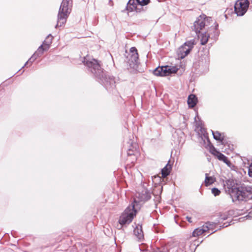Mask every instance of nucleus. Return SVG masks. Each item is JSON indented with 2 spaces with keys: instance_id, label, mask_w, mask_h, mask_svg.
<instances>
[{
  "instance_id": "14",
  "label": "nucleus",
  "mask_w": 252,
  "mask_h": 252,
  "mask_svg": "<svg viewBox=\"0 0 252 252\" xmlns=\"http://www.w3.org/2000/svg\"><path fill=\"white\" fill-rule=\"evenodd\" d=\"M212 135L214 138L221 143V144L224 146H226L227 144V142L225 139V136L223 133H221L219 131H213L212 130Z\"/></svg>"
},
{
  "instance_id": "11",
  "label": "nucleus",
  "mask_w": 252,
  "mask_h": 252,
  "mask_svg": "<svg viewBox=\"0 0 252 252\" xmlns=\"http://www.w3.org/2000/svg\"><path fill=\"white\" fill-rule=\"evenodd\" d=\"M127 154L128 156H135L138 154L139 152L137 150V144L133 142L131 139L127 143Z\"/></svg>"
},
{
  "instance_id": "19",
  "label": "nucleus",
  "mask_w": 252,
  "mask_h": 252,
  "mask_svg": "<svg viewBox=\"0 0 252 252\" xmlns=\"http://www.w3.org/2000/svg\"><path fill=\"white\" fill-rule=\"evenodd\" d=\"M153 74L157 76H166L164 66H158L153 70Z\"/></svg>"
},
{
  "instance_id": "1",
  "label": "nucleus",
  "mask_w": 252,
  "mask_h": 252,
  "mask_svg": "<svg viewBox=\"0 0 252 252\" xmlns=\"http://www.w3.org/2000/svg\"><path fill=\"white\" fill-rule=\"evenodd\" d=\"M83 63L87 66L88 71L90 72L95 79L108 91L111 92L115 88V78L113 76L104 73L97 60L92 59L89 61L85 58Z\"/></svg>"
},
{
  "instance_id": "26",
  "label": "nucleus",
  "mask_w": 252,
  "mask_h": 252,
  "mask_svg": "<svg viewBox=\"0 0 252 252\" xmlns=\"http://www.w3.org/2000/svg\"><path fill=\"white\" fill-rule=\"evenodd\" d=\"M210 152L212 153V154L217 157V158H218L220 154H221V153L218 151L217 149L215 148L213 146H212V147L210 148Z\"/></svg>"
},
{
  "instance_id": "38",
  "label": "nucleus",
  "mask_w": 252,
  "mask_h": 252,
  "mask_svg": "<svg viewBox=\"0 0 252 252\" xmlns=\"http://www.w3.org/2000/svg\"><path fill=\"white\" fill-rule=\"evenodd\" d=\"M186 219L189 222H192V220H191V218L190 217H189V216H187L186 217Z\"/></svg>"
},
{
  "instance_id": "28",
  "label": "nucleus",
  "mask_w": 252,
  "mask_h": 252,
  "mask_svg": "<svg viewBox=\"0 0 252 252\" xmlns=\"http://www.w3.org/2000/svg\"><path fill=\"white\" fill-rule=\"evenodd\" d=\"M230 223H228L226 225H225V226H224V225H220V228L216 230H214V231H213L212 233H211L209 235H208V236H210V235H211L212 234L215 233V232H216L218 230H220L221 229V228H225V227H227L228 226L230 225Z\"/></svg>"
},
{
  "instance_id": "20",
  "label": "nucleus",
  "mask_w": 252,
  "mask_h": 252,
  "mask_svg": "<svg viewBox=\"0 0 252 252\" xmlns=\"http://www.w3.org/2000/svg\"><path fill=\"white\" fill-rule=\"evenodd\" d=\"M218 159L220 160L223 161L225 163L228 167L232 168L234 166L232 164L231 161L228 159V158L226 157L224 154H220Z\"/></svg>"
},
{
  "instance_id": "13",
  "label": "nucleus",
  "mask_w": 252,
  "mask_h": 252,
  "mask_svg": "<svg viewBox=\"0 0 252 252\" xmlns=\"http://www.w3.org/2000/svg\"><path fill=\"white\" fill-rule=\"evenodd\" d=\"M250 199H252V187L247 186L244 189V193L239 203H241L242 202H246Z\"/></svg>"
},
{
  "instance_id": "33",
  "label": "nucleus",
  "mask_w": 252,
  "mask_h": 252,
  "mask_svg": "<svg viewBox=\"0 0 252 252\" xmlns=\"http://www.w3.org/2000/svg\"><path fill=\"white\" fill-rule=\"evenodd\" d=\"M45 47L44 46V45L42 44V45H41L38 48V49H39L41 51H47L48 50H45Z\"/></svg>"
},
{
  "instance_id": "17",
  "label": "nucleus",
  "mask_w": 252,
  "mask_h": 252,
  "mask_svg": "<svg viewBox=\"0 0 252 252\" xmlns=\"http://www.w3.org/2000/svg\"><path fill=\"white\" fill-rule=\"evenodd\" d=\"M134 235L139 241H141L144 238V234L142 231V226L138 225L134 229Z\"/></svg>"
},
{
  "instance_id": "5",
  "label": "nucleus",
  "mask_w": 252,
  "mask_h": 252,
  "mask_svg": "<svg viewBox=\"0 0 252 252\" xmlns=\"http://www.w3.org/2000/svg\"><path fill=\"white\" fill-rule=\"evenodd\" d=\"M210 58L208 55H201L193 64L195 69L200 73L206 72L209 69Z\"/></svg>"
},
{
  "instance_id": "8",
  "label": "nucleus",
  "mask_w": 252,
  "mask_h": 252,
  "mask_svg": "<svg viewBox=\"0 0 252 252\" xmlns=\"http://www.w3.org/2000/svg\"><path fill=\"white\" fill-rule=\"evenodd\" d=\"M249 6L248 0H238L234 5V12L238 16H243Z\"/></svg>"
},
{
  "instance_id": "25",
  "label": "nucleus",
  "mask_w": 252,
  "mask_h": 252,
  "mask_svg": "<svg viewBox=\"0 0 252 252\" xmlns=\"http://www.w3.org/2000/svg\"><path fill=\"white\" fill-rule=\"evenodd\" d=\"M205 232V230L202 229L201 227H198L194 230L192 232V236L194 237L198 236Z\"/></svg>"
},
{
  "instance_id": "32",
  "label": "nucleus",
  "mask_w": 252,
  "mask_h": 252,
  "mask_svg": "<svg viewBox=\"0 0 252 252\" xmlns=\"http://www.w3.org/2000/svg\"><path fill=\"white\" fill-rule=\"evenodd\" d=\"M172 252H184L182 249L179 248H175L172 250Z\"/></svg>"
},
{
  "instance_id": "31",
  "label": "nucleus",
  "mask_w": 252,
  "mask_h": 252,
  "mask_svg": "<svg viewBox=\"0 0 252 252\" xmlns=\"http://www.w3.org/2000/svg\"><path fill=\"white\" fill-rule=\"evenodd\" d=\"M248 174L250 177H252V163L250 164L249 170H248Z\"/></svg>"
},
{
  "instance_id": "30",
  "label": "nucleus",
  "mask_w": 252,
  "mask_h": 252,
  "mask_svg": "<svg viewBox=\"0 0 252 252\" xmlns=\"http://www.w3.org/2000/svg\"><path fill=\"white\" fill-rule=\"evenodd\" d=\"M202 229H204L205 230V232L209 230V228L208 227V223H206L205 225H203L202 227H201Z\"/></svg>"
},
{
  "instance_id": "3",
  "label": "nucleus",
  "mask_w": 252,
  "mask_h": 252,
  "mask_svg": "<svg viewBox=\"0 0 252 252\" xmlns=\"http://www.w3.org/2000/svg\"><path fill=\"white\" fill-rule=\"evenodd\" d=\"M72 0H63L60 5L58 14L57 23L56 28L63 26L71 12L72 7Z\"/></svg>"
},
{
  "instance_id": "9",
  "label": "nucleus",
  "mask_w": 252,
  "mask_h": 252,
  "mask_svg": "<svg viewBox=\"0 0 252 252\" xmlns=\"http://www.w3.org/2000/svg\"><path fill=\"white\" fill-rule=\"evenodd\" d=\"M195 44V41L194 39L186 41L184 44L179 48V51L181 54V58L183 59L188 56Z\"/></svg>"
},
{
  "instance_id": "39",
  "label": "nucleus",
  "mask_w": 252,
  "mask_h": 252,
  "mask_svg": "<svg viewBox=\"0 0 252 252\" xmlns=\"http://www.w3.org/2000/svg\"><path fill=\"white\" fill-rule=\"evenodd\" d=\"M249 2V5H250V9H252V0H248Z\"/></svg>"
},
{
  "instance_id": "7",
  "label": "nucleus",
  "mask_w": 252,
  "mask_h": 252,
  "mask_svg": "<svg viewBox=\"0 0 252 252\" xmlns=\"http://www.w3.org/2000/svg\"><path fill=\"white\" fill-rule=\"evenodd\" d=\"M212 21V17H207L205 14L200 15L194 22L193 25L191 27V29L194 31L196 34L200 32V31L207 26L206 23Z\"/></svg>"
},
{
  "instance_id": "29",
  "label": "nucleus",
  "mask_w": 252,
  "mask_h": 252,
  "mask_svg": "<svg viewBox=\"0 0 252 252\" xmlns=\"http://www.w3.org/2000/svg\"><path fill=\"white\" fill-rule=\"evenodd\" d=\"M35 61L34 58L32 59V56L29 59V60L25 63L23 66H22V68H23L24 66H25L27 64L29 63H32Z\"/></svg>"
},
{
  "instance_id": "27",
  "label": "nucleus",
  "mask_w": 252,
  "mask_h": 252,
  "mask_svg": "<svg viewBox=\"0 0 252 252\" xmlns=\"http://www.w3.org/2000/svg\"><path fill=\"white\" fill-rule=\"evenodd\" d=\"M212 193L216 196L220 195V191L218 188H214L212 189Z\"/></svg>"
},
{
  "instance_id": "12",
  "label": "nucleus",
  "mask_w": 252,
  "mask_h": 252,
  "mask_svg": "<svg viewBox=\"0 0 252 252\" xmlns=\"http://www.w3.org/2000/svg\"><path fill=\"white\" fill-rule=\"evenodd\" d=\"M151 193L149 190L144 186L142 188L141 191L138 193L137 197L141 201H147L151 198Z\"/></svg>"
},
{
  "instance_id": "40",
  "label": "nucleus",
  "mask_w": 252,
  "mask_h": 252,
  "mask_svg": "<svg viewBox=\"0 0 252 252\" xmlns=\"http://www.w3.org/2000/svg\"><path fill=\"white\" fill-rule=\"evenodd\" d=\"M228 223H230L229 222H225L223 224V225H224V226H225V225L228 224Z\"/></svg>"
},
{
  "instance_id": "34",
  "label": "nucleus",
  "mask_w": 252,
  "mask_h": 252,
  "mask_svg": "<svg viewBox=\"0 0 252 252\" xmlns=\"http://www.w3.org/2000/svg\"><path fill=\"white\" fill-rule=\"evenodd\" d=\"M40 56L38 55V54L35 52L32 56V59L34 58L35 60Z\"/></svg>"
},
{
  "instance_id": "41",
  "label": "nucleus",
  "mask_w": 252,
  "mask_h": 252,
  "mask_svg": "<svg viewBox=\"0 0 252 252\" xmlns=\"http://www.w3.org/2000/svg\"><path fill=\"white\" fill-rule=\"evenodd\" d=\"M157 197L158 198H159V197H160V196H157Z\"/></svg>"
},
{
  "instance_id": "22",
  "label": "nucleus",
  "mask_w": 252,
  "mask_h": 252,
  "mask_svg": "<svg viewBox=\"0 0 252 252\" xmlns=\"http://www.w3.org/2000/svg\"><path fill=\"white\" fill-rule=\"evenodd\" d=\"M53 37L51 34H49L46 38L45 40L43 42L44 46L45 47V50H48L50 48V45L52 42Z\"/></svg>"
},
{
  "instance_id": "16",
  "label": "nucleus",
  "mask_w": 252,
  "mask_h": 252,
  "mask_svg": "<svg viewBox=\"0 0 252 252\" xmlns=\"http://www.w3.org/2000/svg\"><path fill=\"white\" fill-rule=\"evenodd\" d=\"M198 102V99L195 94H189L188 98V104L189 108L194 107Z\"/></svg>"
},
{
  "instance_id": "36",
  "label": "nucleus",
  "mask_w": 252,
  "mask_h": 252,
  "mask_svg": "<svg viewBox=\"0 0 252 252\" xmlns=\"http://www.w3.org/2000/svg\"><path fill=\"white\" fill-rule=\"evenodd\" d=\"M208 227L209 228V230H213L214 229V224H212L211 223H210L209 222H208Z\"/></svg>"
},
{
  "instance_id": "2",
  "label": "nucleus",
  "mask_w": 252,
  "mask_h": 252,
  "mask_svg": "<svg viewBox=\"0 0 252 252\" xmlns=\"http://www.w3.org/2000/svg\"><path fill=\"white\" fill-rule=\"evenodd\" d=\"M223 183L224 188L230 195L232 201L236 204L239 203L246 187H236L234 180L231 179H227Z\"/></svg>"
},
{
  "instance_id": "6",
  "label": "nucleus",
  "mask_w": 252,
  "mask_h": 252,
  "mask_svg": "<svg viewBox=\"0 0 252 252\" xmlns=\"http://www.w3.org/2000/svg\"><path fill=\"white\" fill-rule=\"evenodd\" d=\"M136 210L133 205L128 207L120 217L119 222L122 225L130 223L135 216Z\"/></svg>"
},
{
  "instance_id": "21",
  "label": "nucleus",
  "mask_w": 252,
  "mask_h": 252,
  "mask_svg": "<svg viewBox=\"0 0 252 252\" xmlns=\"http://www.w3.org/2000/svg\"><path fill=\"white\" fill-rule=\"evenodd\" d=\"M172 165L168 163L161 170L162 176L164 178L166 177L170 174Z\"/></svg>"
},
{
  "instance_id": "24",
  "label": "nucleus",
  "mask_w": 252,
  "mask_h": 252,
  "mask_svg": "<svg viewBox=\"0 0 252 252\" xmlns=\"http://www.w3.org/2000/svg\"><path fill=\"white\" fill-rule=\"evenodd\" d=\"M214 181L215 180L213 177L211 176H208L207 173L205 174V184L206 186L207 187L212 184Z\"/></svg>"
},
{
  "instance_id": "23",
  "label": "nucleus",
  "mask_w": 252,
  "mask_h": 252,
  "mask_svg": "<svg viewBox=\"0 0 252 252\" xmlns=\"http://www.w3.org/2000/svg\"><path fill=\"white\" fill-rule=\"evenodd\" d=\"M210 37V36L207 32H205L204 33H202L201 38L200 40L201 45H203L206 44L208 42L209 37Z\"/></svg>"
},
{
  "instance_id": "35",
  "label": "nucleus",
  "mask_w": 252,
  "mask_h": 252,
  "mask_svg": "<svg viewBox=\"0 0 252 252\" xmlns=\"http://www.w3.org/2000/svg\"><path fill=\"white\" fill-rule=\"evenodd\" d=\"M36 52L38 54V55L40 57L41 56L43 53H44V51H41L39 49H38L37 50V51H36Z\"/></svg>"
},
{
  "instance_id": "15",
  "label": "nucleus",
  "mask_w": 252,
  "mask_h": 252,
  "mask_svg": "<svg viewBox=\"0 0 252 252\" xmlns=\"http://www.w3.org/2000/svg\"><path fill=\"white\" fill-rule=\"evenodd\" d=\"M214 25V26H212L209 28L207 32L211 36V38L216 39L220 34V32L218 30L219 24L217 22H215Z\"/></svg>"
},
{
  "instance_id": "4",
  "label": "nucleus",
  "mask_w": 252,
  "mask_h": 252,
  "mask_svg": "<svg viewBox=\"0 0 252 252\" xmlns=\"http://www.w3.org/2000/svg\"><path fill=\"white\" fill-rule=\"evenodd\" d=\"M150 2V0H129L126 7V10L129 12L145 11V9L143 6L148 4Z\"/></svg>"
},
{
  "instance_id": "18",
  "label": "nucleus",
  "mask_w": 252,
  "mask_h": 252,
  "mask_svg": "<svg viewBox=\"0 0 252 252\" xmlns=\"http://www.w3.org/2000/svg\"><path fill=\"white\" fill-rule=\"evenodd\" d=\"M164 68L165 72V76H168L171 74L177 72L178 68L176 66L165 65Z\"/></svg>"
},
{
  "instance_id": "10",
  "label": "nucleus",
  "mask_w": 252,
  "mask_h": 252,
  "mask_svg": "<svg viewBox=\"0 0 252 252\" xmlns=\"http://www.w3.org/2000/svg\"><path fill=\"white\" fill-rule=\"evenodd\" d=\"M129 57H127V62L131 67L134 68L138 63V54L137 49L132 47L130 49Z\"/></svg>"
},
{
  "instance_id": "37",
  "label": "nucleus",
  "mask_w": 252,
  "mask_h": 252,
  "mask_svg": "<svg viewBox=\"0 0 252 252\" xmlns=\"http://www.w3.org/2000/svg\"><path fill=\"white\" fill-rule=\"evenodd\" d=\"M220 220H226L227 219L226 215H223V216L222 215H220Z\"/></svg>"
}]
</instances>
